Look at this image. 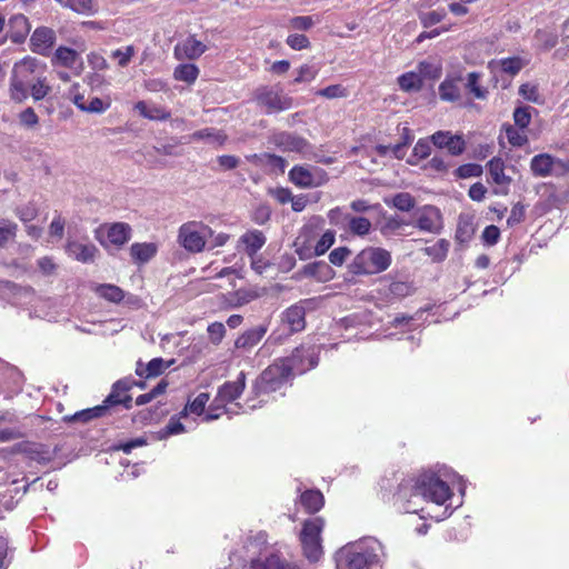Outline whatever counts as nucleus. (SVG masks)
I'll return each mask as SVG.
<instances>
[{
    "label": "nucleus",
    "mask_w": 569,
    "mask_h": 569,
    "mask_svg": "<svg viewBox=\"0 0 569 569\" xmlns=\"http://www.w3.org/2000/svg\"><path fill=\"white\" fill-rule=\"evenodd\" d=\"M46 66L33 57H26L14 63L10 78V96L17 102L29 97V86L44 73Z\"/></svg>",
    "instance_id": "obj_3"
},
{
    "label": "nucleus",
    "mask_w": 569,
    "mask_h": 569,
    "mask_svg": "<svg viewBox=\"0 0 569 569\" xmlns=\"http://www.w3.org/2000/svg\"><path fill=\"white\" fill-rule=\"evenodd\" d=\"M398 84L406 92L419 91L422 87V80L419 74L407 72L398 78Z\"/></svg>",
    "instance_id": "obj_38"
},
{
    "label": "nucleus",
    "mask_w": 569,
    "mask_h": 569,
    "mask_svg": "<svg viewBox=\"0 0 569 569\" xmlns=\"http://www.w3.org/2000/svg\"><path fill=\"white\" fill-rule=\"evenodd\" d=\"M107 413V406H96L93 408H88L80 410L73 415H68L62 418L64 422L72 423H87L92 419L102 417Z\"/></svg>",
    "instance_id": "obj_26"
},
{
    "label": "nucleus",
    "mask_w": 569,
    "mask_h": 569,
    "mask_svg": "<svg viewBox=\"0 0 569 569\" xmlns=\"http://www.w3.org/2000/svg\"><path fill=\"white\" fill-rule=\"evenodd\" d=\"M325 522L320 517L308 519L303 522L300 541L303 555L311 562L318 561L322 556L321 531Z\"/></svg>",
    "instance_id": "obj_6"
},
{
    "label": "nucleus",
    "mask_w": 569,
    "mask_h": 569,
    "mask_svg": "<svg viewBox=\"0 0 569 569\" xmlns=\"http://www.w3.org/2000/svg\"><path fill=\"white\" fill-rule=\"evenodd\" d=\"M289 367L291 376L305 373L318 365V351L316 347H297L290 357L281 359Z\"/></svg>",
    "instance_id": "obj_10"
},
{
    "label": "nucleus",
    "mask_w": 569,
    "mask_h": 569,
    "mask_svg": "<svg viewBox=\"0 0 569 569\" xmlns=\"http://www.w3.org/2000/svg\"><path fill=\"white\" fill-rule=\"evenodd\" d=\"M96 293L99 297L114 303L120 302L124 298V292L120 287L109 283L97 286Z\"/></svg>",
    "instance_id": "obj_36"
},
{
    "label": "nucleus",
    "mask_w": 569,
    "mask_h": 569,
    "mask_svg": "<svg viewBox=\"0 0 569 569\" xmlns=\"http://www.w3.org/2000/svg\"><path fill=\"white\" fill-rule=\"evenodd\" d=\"M317 96L325 97L327 99L345 98L348 96V91L341 84H331L316 92Z\"/></svg>",
    "instance_id": "obj_57"
},
{
    "label": "nucleus",
    "mask_w": 569,
    "mask_h": 569,
    "mask_svg": "<svg viewBox=\"0 0 569 569\" xmlns=\"http://www.w3.org/2000/svg\"><path fill=\"white\" fill-rule=\"evenodd\" d=\"M335 231L327 230L317 241L315 246V254L321 256L326 253L329 250V248L335 243Z\"/></svg>",
    "instance_id": "obj_55"
},
{
    "label": "nucleus",
    "mask_w": 569,
    "mask_h": 569,
    "mask_svg": "<svg viewBox=\"0 0 569 569\" xmlns=\"http://www.w3.org/2000/svg\"><path fill=\"white\" fill-rule=\"evenodd\" d=\"M18 224L9 220H0V248H3L17 234Z\"/></svg>",
    "instance_id": "obj_47"
},
{
    "label": "nucleus",
    "mask_w": 569,
    "mask_h": 569,
    "mask_svg": "<svg viewBox=\"0 0 569 569\" xmlns=\"http://www.w3.org/2000/svg\"><path fill=\"white\" fill-rule=\"evenodd\" d=\"M30 29L31 26L26 16L21 13L14 14L8 22V38L13 43H22L30 32Z\"/></svg>",
    "instance_id": "obj_20"
},
{
    "label": "nucleus",
    "mask_w": 569,
    "mask_h": 569,
    "mask_svg": "<svg viewBox=\"0 0 569 569\" xmlns=\"http://www.w3.org/2000/svg\"><path fill=\"white\" fill-rule=\"evenodd\" d=\"M531 110L533 108L528 106L516 108L513 111L515 124L520 129L527 128L531 121Z\"/></svg>",
    "instance_id": "obj_50"
},
{
    "label": "nucleus",
    "mask_w": 569,
    "mask_h": 569,
    "mask_svg": "<svg viewBox=\"0 0 569 569\" xmlns=\"http://www.w3.org/2000/svg\"><path fill=\"white\" fill-rule=\"evenodd\" d=\"M319 70L320 68L315 64H303L298 69V74L295 78L293 82H309L317 77Z\"/></svg>",
    "instance_id": "obj_52"
},
{
    "label": "nucleus",
    "mask_w": 569,
    "mask_h": 569,
    "mask_svg": "<svg viewBox=\"0 0 569 569\" xmlns=\"http://www.w3.org/2000/svg\"><path fill=\"white\" fill-rule=\"evenodd\" d=\"M172 363L173 360L164 361L162 358H153L147 365H143L141 361H138L136 367V373L139 377L143 378L158 377L161 373H163V371L167 368H169Z\"/></svg>",
    "instance_id": "obj_23"
},
{
    "label": "nucleus",
    "mask_w": 569,
    "mask_h": 569,
    "mask_svg": "<svg viewBox=\"0 0 569 569\" xmlns=\"http://www.w3.org/2000/svg\"><path fill=\"white\" fill-rule=\"evenodd\" d=\"M287 44L293 50H302L310 47V41L305 34L293 33L288 36Z\"/></svg>",
    "instance_id": "obj_62"
},
{
    "label": "nucleus",
    "mask_w": 569,
    "mask_h": 569,
    "mask_svg": "<svg viewBox=\"0 0 569 569\" xmlns=\"http://www.w3.org/2000/svg\"><path fill=\"white\" fill-rule=\"evenodd\" d=\"M193 140H207L209 143L222 146L227 141V134L222 130L204 128L192 133Z\"/></svg>",
    "instance_id": "obj_32"
},
{
    "label": "nucleus",
    "mask_w": 569,
    "mask_h": 569,
    "mask_svg": "<svg viewBox=\"0 0 569 569\" xmlns=\"http://www.w3.org/2000/svg\"><path fill=\"white\" fill-rule=\"evenodd\" d=\"M455 174L459 179L480 177L482 174V167L478 163L461 164L456 169Z\"/></svg>",
    "instance_id": "obj_51"
},
{
    "label": "nucleus",
    "mask_w": 569,
    "mask_h": 569,
    "mask_svg": "<svg viewBox=\"0 0 569 569\" xmlns=\"http://www.w3.org/2000/svg\"><path fill=\"white\" fill-rule=\"evenodd\" d=\"M307 301H300L299 303L292 305L284 310L282 313V321L286 323L290 332L302 331L306 327V308Z\"/></svg>",
    "instance_id": "obj_18"
},
{
    "label": "nucleus",
    "mask_w": 569,
    "mask_h": 569,
    "mask_svg": "<svg viewBox=\"0 0 569 569\" xmlns=\"http://www.w3.org/2000/svg\"><path fill=\"white\" fill-rule=\"evenodd\" d=\"M430 140L437 148H447L452 156H460L466 149L462 136L452 134L450 131H437L430 137Z\"/></svg>",
    "instance_id": "obj_15"
},
{
    "label": "nucleus",
    "mask_w": 569,
    "mask_h": 569,
    "mask_svg": "<svg viewBox=\"0 0 569 569\" xmlns=\"http://www.w3.org/2000/svg\"><path fill=\"white\" fill-rule=\"evenodd\" d=\"M131 238V228L124 222L112 223L107 231L108 243L120 248Z\"/></svg>",
    "instance_id": "obj_24"
},
{
    "label": "nucleus",
    "mask_w": 569,
    "mask_h": 569,
    "mask_svg": "<svg viewBox=\"0 0 569 569\" xmlns=\"http://www.w3.org/2000/svg\"><path fill=\"white\" fill-rule=\"evenodd\" d=\"M7 453H22L30 460L41 465H47L53 459V452L47 445L36 442H19L11 449H0V455L6 457Z\"/></svg>",
    "instance_id": "obj_11"
},
{
    "label": "nucleus",
    "mask_w": 569,
    "mask_h": 569,
    "mask_svg": "<svg viewBox=\"0 0 569 569\" xmlns=\"http://www.w3.org/2000/svg\"><path fill=\"white\" fill-rule=\"evenodd\" d=\"M208 335H209L210 341L212 343L219 345L226 335V328H224L223 323L213 322V323L209 325Z\"/></svg>",
    "instance_id": "obj_63"
},
{
    "label": "nucleus",
    "mask_w": 569,
    "mask_h": 569,
    "mask_svg": "<svg viewBox=\"0 0 569 569\" xmlns=\"http://www.w3.org/2000/svg\"><path fill=\"white\" fill-rule=\"evenodd\" d=\"M403 224L405 221L399 217H387L381 224L380 231L383 236H393L398 233Z\"/></svg>",
    "instance_id": "obj_54"
},
{
    "label": "nucleus",
    "mask_w": 569,
    "mask_h": 569,
    "mask_svg": "<svg viewBox=\"0 0 569 569\" xmlns=\"http://www.w3.org/2000/svg\"><path fill=\"white\" fill-rule=\"evenodd\" d=\"M156 252L157 247L154 243L137 242L130 247V254L137 263L148 262L150 259L154 257Z\"/></svg>",
    "instance_id": "obj_29"
},
{
    "label": "nucleus",
    "mask_w": 569,
    "mask_h": 569,
    "mask_svg": "<svg viewBox=\"0 0 569 569\" xmlns=\"http://www.w3.org/2000/svg\"><path fill=\"white\" fill-rule=\"evenodd\" d=\"M78 59L76 50L68 47H59L52 58L53 64H60L62 67L71 68L74 66Z\"/></svg>",
    "instance_id": "obj_35"
},
{
    "label": "nucleus",
    "mask_w": 569,
    "mask_h": 569,
    "mask_svg": "<svg viewBox=\"0 0 569 569\" xmlns=\"http://www.w3.org/2000/svg\"><path fill=\"white\" fill-rule=\"evenodd\" d=\"M271 141L283 152H297L305 158L309 157L310 143L301 136L292 132H279L273 134Z\"/></svg>",
    "instance_id": "obj_12"
},
{
    "label": "nucleus",
    "mask_w": 569,
    "mask_h": 569,
    "mask_svg": "<svg viewBox=\"0 0 569 569\" xmlns=\"http://www.w3.org/2000/svg\"><path fill=\"white\" fill-rule=\"evenodd\" d=\"M207 50V46L198 40L194 34L188 36L184 40L174 46V57L178 60H196Z\"/></svg>",
    "instance_id": "obj_14"
},
{
    "label": "nucleus",
    "mask_w": 569,
    "mask_h": 569,
    "mask_svg": "<svg viewBox=\"0 0 569 569\" xmlns=\"http://www.w3.org/2000/svg\"><path fill=\"white\" fill-rule=\"evenodd\" d=\"M391 204L400 211L408 212L415 208L416 200L408 192H399L393 196Z\"/></svg>",
    "instance_id": "obj_46"
},
{
    "label": "nucleus",
    "mask_w": 569,
    "mask_h": 569,
    "mask_svg": "<svg viewBox=\"0 0 569 569\" xmlns=\"http://www.w3.org/2000/svg\"><path fill=\"white\" fill-rule=\"evenodd\" d=\"M111 106L110 99H101L98 97H92L88 100L86 107L83 108L84 112L88 113H103Z\"/></svg>",
    "instance_id": "obj_49"
},
{
    "label": "nucleus",
    "mask_w": 569,
    "mask_h": 569,
    "mask_svg": "<svg viewBox=\"0 0 569 569\" xmlns=\"http://www.w3.org/2000/svg\"><path fill=\"white\" fill-rule=\"evenodd\" d=\"M289 179L297 187L308 189L323 186L329 177L322 168L297 164L289 171Z\"/></svg>",
    "instance_id": "obj_9"
},
{
    "label": "nucleus",
    "mask_w": 569,
    "mask_h": 569,
    "mask_svg": "<svg viewBox=\"0 0 569 569\" xmlns=\"http://www.w3.org/2000/svg\"><path fill=\"white\" fill-rule=\"evenodd\" d=\"M431 153V144L426 139H419L413 147L412 156L410 159H408L409 164H417L419 160L426 159Z\"/></svg>",
    "instance_id": "obj_43"
},
{
    "label": "nucleus",
    "mask_w": 569,
    "mask_h": 569,
    "mask_svg": "<svg viewBox=\"0 0 569 569\" xmlns=\"http://www.w3.org/2000/svg\"><path fill=\"white\" fill-rule=\"evenodd\" d=\"M252 569H299L296 565L282 561L278 556L271 555L264 560L252 559Z\"/></svg>",
    "instance_id": "obj_31"
},
{
    "label": "nucleus",
    "mask_w": 569,
    "mask_h": 569,
    "mask_svg": "<svg viewBox=\"0 0 569 569\" xmlns=\"http://www.w3.org/2000/svg\"><path fill=\"white\" fill-rule=\"evenodd\" d=\"M50 91L51 87L49 86L44 73L39 74L32 84L29 86V92L36 101L42 100Z\"/></svg>",
    "instance_id": "obj_40"
},
{
    "label": "nucleus",
    "mask_w": 569,
    "mask_h": 569,
    "mask_svg": "<svg viewBox=\"0 0 569 569\" xmlns=\"http://www.w3.org/2000/svg\"><path fill=\"white\" fill-rule=\"evenodd\" d=\"M290 377L289 367L280 359L261 372L254 382L253 390L257 396L274 392L280 389Z\"/></svg>",
    "instance_id": "obj_7"
},
{
    "label": "nucleus",
    "mask_w": 569,
    "mask_h": 569,
    "mask_svg": "<svg viewBox=\"0 0 569 569\" xmlns=\"http://www.w3.org/2000/svg\"><path fill=\"white\" fill-rule=\"evenodd\" d=\"M445 17H446L445 10H440V11L435 10V11H429V12H421L419 14V19H420L422 26L426 27V28L439 23L440 21H442V19Z\"/></svg>",
    "instance_id": "obj_59"
},
{
    "label": "nucleus",
    "mask_w": 569,
    "mask_h": 569,
    "mask_svg": "<svg viewBox=\"0 0 569 569\" xmlns=\"http://www.w3.org/2000/svg\"><path fill=\"white\" fill-rule=\"evenodd\" d=\"M411 283L406 281H393L389 286V293L396 298H405L413 292Z\"/></svg>",
    "instance_id": "obj_53"
},
{
    "label": "nucleus",
    "mask_w": 569,
    "mask_h": 569,
    "mask_svg": "<svg viewBox=\"0 0 569 569\" xmlns=\"http://www.w3.org/2000/svg\"><path fill=\"white\" fill-rule=\"evenodd\" d=\"M264 161L263 166L268 168L270 173H283L287 168V161L284 158L266 152V156H263Z\"/></svg>",
    "instance_id": "obj_44"
},
{
    "label": "nucleus",
    "mask_w": 569,
    "mask_h": 569,
    "mask_svg": "<svg viewBox=\"0 0 569 569\" xmlns=\"http://www.w3.org/2000/svg\"><path fill=\"white\" fill-rule=\"evenodd\" d=\"M489 176L496 184H509L511 179L505 174V163L500 158H492L488 163Z\"/></svg>",
    "instance_id": "obj_33"
},
{
    "label": "nucleus",
    "mask_w": 569,
    "mask_h": 569,
    "mask_svg": "<svg viewBox=\"0 0 569 569\" xmlns=\"http://www.w3.org/2000/svg\"><path fill=\"white\" fill-rule=\"evenodd\" d=\"M530 169L537 177H547L553 169V158L548 153L537 154L531 159Z\"/></svg>",
    "instance_id": "obj_27"
},
{
    "label": "nucleus",
    "mask_w": 569,
    "mask_h": 569,
    "mask_svg": "<svg viewBox=\"0 0 569 569\" xmlns=\"http://www.w3.org/2000/svg\"><path fill=\"white\" fill-rule=\"evenodd\" d=\"M67 253L77 261L90 263L94 261L98 248L93 243L69 240L66 246Z\"/></svg>",
    "instance_id": "obj_17"
},
{
    "label": "nucleus",
    "mask_w": 569,
    "mask_h": 569,
    "mask_svg": "<svg viewBox=\"0 0 569 569\" xmlns=\"http://www.w3.org/2000/svg\"><path fill=\"white\" fill-rule=\"evenodd\" d=\"M199 69L196 64L192 63H183L179 64L174 71L173 77L178 81H183L187 83H193L198 76H199Z\"/></svg>",
    "instance_id": "obj_37"
},
{
    "label": "nucleus",
    "mask_w": 569,
    "mask_h": 569,
    "mask_svg": "<svg viewBox=\"0 0 569 569\" xmlns=\"http://www.w3.org/2000/svg\"><path fill=\"white\" fill-rule=\"evenodd\" d=\"M392 262L391 253L380 247L362 249L348 264L349 272L356 276H371L386 271Z\"/></svg>",
    "instance_id": "obj_4"
},
{
    "label": "nucleus",
    "mask_w": 569,
    "mask_h": 569,
    "mask_svg": "<svg viewBox=\"0 0 569 569\" xmlns=\"http://www.w3.org/2000/svg\"><path fill=\"white\" fill-rule=\"evenodd\" d=\"M66 8H69L77 13L86 16H91L97 12V8L93 0H67Z\"/></svg>",
    "instance_id": "obj_42"
},
{
    "label": "nucleus",
    "mask_w": 569,
    "mask_h": 569,
    "mask_svg": "<svg viewBox=\"0 0 569 569\" xmlns=\"http://www.w3.org/2000/svg\"><path fill=\"white\" fill-rule=\"evenodd\" d=\"M136 54V49L133 46H127L124 48L116 49L111 52V58L118 60V64L121 68L127 67L132 57Z\"/></svg>",
    "instance_id": "obj_48"
},
{
    "label": "nucleus",
    "mask_w": 569,
    "mask_h": 569,
    "mask_svg": "<svg viewBox=\"0 0 569 569\" xmlns=\"http://www.w3.org/2000/svg\"><path fill=\"white\" fill-rule=\"evenodd\" d=\"M397 497L407 500V506L403 507L406 512H416L417 510L410 507L411 498L422 497L425 500L443 505L451 497V490L435 472H423L416 479L403 480L399 485Z\"/></svg>",
    "instance_id": "obj_1"
},
{
    "label": "nucleus",
    "mask_w": 569,
    "mask_h": 569,
    "mask_svg": "<svg viewBox=\"0 0 569 569\" xmlns=\"http://www.w3.org/2000/svg\"><path fill=\"white\" fill-rule=\"evenodd\" d=\"M535 40L540 49L548 51L557 46L558 36L547 30H538Z\"/></svg>",
    "instance_id": "obj_45"
},
{
    "label": "nucleus",
    "mask_w": 569,
    "mask_h": 569,
    "mask_svg": "<svg viewBox=\"0 0 569 569\" xmlns=\"http://www.w3.org/2000/svg\"><path fill=\"white\" fill-rule=\"evenodd\" d=\"M466 87L476 98L483 99L486 97V91L479 86V73L470 72Z\"/></svg>",
    "instance_id": "obj_60"
},
{
    "label": "nucleus",
    "mask_w": 569,
    "mask_h": 569,
    "mask_svg": "<svg viewBox=\"0 0 569 569\" xmlns=\"http://www.w3.org/2000/svg\"><path fill=\"white\" fill-rule=\"evenodd\" d=\"M266 292L264 289L259 288H250V289H238L234 292L230 293L229 305L232 308H239L244 305L250 303L251 301L260 298Z\"/></svg>",
    "instance_id": "obj_25"
},
{
    "label": "nucleus",
    "mask_w": 569,
    "mask_h": 569,
    "mask_svg": "<svg viewBox=\"0 0 569 569\" xmlns=\"http://www.w3.org/2000/svg\"><path fill=\"white\" fill-rule=\"evenodd\" d=\"M267 545V533L264 531H259L254 536L248 537L246 548L248 550H252V553L261 550L263 546Z\"/></svg>",
    "instance_id": "obj_61"
},
{
    "label": "nucleus",
    "mask_w": 569,
    "mask_h": 569,
    "mask_svg": "<svg viewBox=\"0 0 569 569\" xmlns=\"http://www.w3.org/2000/svg\"><path fill=\"white\" fill-rule=\"evenodd\" d=\"M381 555V543L375 538H365L337 552V569H376Z\"/></svg>",
    "instance_id": "obj_2"
},
{
    "label": "nucleus",
    "mask_w": 569,
    "mask_h": 569,
    "mask_svg": "<svg viewBox=\"0 0 569 569\" xmlns=\"http://www.w3.org/2000/svg\"><path fill=\"white\" fill-rule=\"evenodd\" d=\"M301 505L310 513L319 511L323 506V496L319 490H307L300 497Z\"/></svg>",
    "instance_id": "obj_34"
},
{
    "label": "nucleus",
    "mask_w": 569,
    "mask_h": 569,
    "mask_svg": "<svg viewBox=\"0 0 569 569\" xmlns=\"http://www.w3.org/2000/svg\"><path fill=\"white\" fill-rule=\"evenodd\" d=\"M246 387V375L241 371L234 381L224 382L218 390L214 401L224 403L231 402L240 397Z\"/></svg>",
    "instance_id": "obj_19"
},
{
    "label": "nucleus",
    "mask_w": 569,
    "mask_h": 569,
    "mask_svg": "<svg viewBox=\"0 0 569 569\" xmlns=\"http://www.w3.org/2000/svg\"><path fill=\"white\" fill-rule=\"evenodd\" d=\"M313 26V20L309 16L293 17L289 21V27L293 30L306 31Z\"/></svg>",
    "instance_id": "obj_64"
},
{
    "label": "nucleus",
    "mask_w": 569,
    "mask_h": 569,
    "mask_svg": "<svg viewBox=\"0 0 569 569\" xmlns=\"http://www.w3.org/2000/svg\"><path fill=\"white\" fill-rule=\"evenodd\" d=\"M238 242L243 246V250L249 257H253L266 244L267 238L262 231L252 229L246 231Z\"/></svg>",
    "instance_id": "obj_22"
},
{
    "label": "nucleus",
    "mask_w": 569,
    "mask_h": 569,
    "mask_svg": "<svg viewBox=\"0 0 569 569\" xmlns=\"http://www.w3.org/2000/svg\"><path fill=\"white\" fill-rule=\"evenodd\" d=\"M253 100L268 114L289 110L293 106L291 97L282 93L280 89L268 86L256 89Z\"/></svg>",
    "instance_id": "obj_8"
},
{
    "label": "nucleus",
    "mask_w": 569,
    "mask_h": 569,
    "mask_svg": "<svg viewBox=\"0 0 569 569\" xmlns=\"http://www.w3.org/2000/svg\"><path fill=\"white\" fill-rule=\"evenodd\" d=\"M461 78L446 79L439 86V96L443 101L455 102L460 99Z\"/></svg>",
    "instance_id": "obj_28"
},
{
    "label": "nucleus",
    "mask_w": 569,
    "mask_h": 569,
    "mask_svg": "<svg viewBox=\"0 0 569 569\" xmlns=\"http://www.w3.org/2000/svg\"><path fill=\"white\" fill-rule=\"evenodd\" d=\"M301 272L306 277H312L319 281H327L331 278L332 270L326 262L316 261L306 264Z\"/></svg>",
    "instance_id": "obj_30"
},
{
    "label": "nucleus",
    "mask_w": 569,
    "mask_h": 569,
    "mask_svg": "<svg viewBox=\"0 0 569 569\" xmlns=\"http://www.w3.org/2000/svg\"><path fill=\"white\" fill-rule=\"evenodd\" d=\"M268 331V326L259 325L241 333L234 341L237 349L251 350L256 347Z\"/></svg>",
    "instance_id": "obj_21"
},
{
    "label": "nucleus",
    "mask_w": 569,
    "mask_h": 569,
    "mask_svg": "<svg viewBox=\"0 0 569 569\" xmlns=\"http://www.w3.org/2000/svg\"><path fill=\"white\" fill-rule=\"evenodd\" d=\"M348 226L351 233L357 236H366L370 232L371 222L365 217H347Z\"/></svg>",
    "instance_id": "obj_41"
},
{
    "label": "nucleus",
    "mask_w": 569,
    "mask_h": 569,
    "mask_svg": "<svg viewBox=\"0 0 569 569\" xmlns=\"http://www.w3.org/2000/svg\"><path fill=\"white\" fill-rule=\"evenodd\" d=\"M418 69L420 76L423 78L435 80L441 76V67L429 61H421Z\"/></svg>",
    "instance_id": "obj_56"
},
{
    "label": "nucleus",
    "mask_w": 569,
    "mask_h": 569,
    "mask_svg": "<svg viewBox=\"0 0 569 569\" xmlns=\"http://www.w3.org/2000/svg\"><path fill=\"white\" fill-rule=\"evenodd\" d=\"M57 37L53 29L48 27L37 28L30 37V49L32 52L49 56L56 43Z\"/></svg>",
    "instance_id": "obj_13"
},
{
    "label": "nucleus",
    "mask_w": 569,
    "mask_h": 569,
    "mask_svg": "<svg viewBox=\"0 0 569 569\" xmlns=\"http://www.w3.org/2000/svg\"><path fill=\"white\" fill-rule=\"evenodd\" d=\"M523 66L525 63L519 57H511L501 60L502 71L511 76L517 74L523 68Z\"/></svg>",
    "instance_id": "obj_58"
},
{
    "label": "nucleus",
    "mask_w": 569,
    "mask_h": 569,
    "mask_svg": "<svg viewBox=\"0 0 569 569\" xmlns=\"http://www.w3.org/2000/svg\"><path fill=\"white\" fill-rule=\"evenodd\" d=\"M415 226L427 232L437 233L441 229V213L433 206H425L418 211Z\"/></svg>",
    "instance_id": "obj_16"
},
{
    "label": "nucleus",
    "mask_w": 569,
    "mask_h": 569,
    "mask_svg": "<svg viewBox=\"0 0 569 569\" xmlns=\"http://www.w3.org/2000/svg\"><path fill=\"white\" fill-rule=\"evenodd\" d=\"M209 393L201 392L192 401H188L184 409L181 411V417H186L188 412L201 416L204 411L206 405L209 401Z\"/></svg>",
    "instance_id": "obj_39"
},
{
    "label": "nucleus",
    "mask_w": 569,
    "mask_h": 569,
    "mask_svg": "<svg viewBox=\"0 0 569 569\" xmlns=\"http://www.w3.org/2000/svg\"><path fill=\"white\" fill-rule=\"evenodd\" d=\"M213 236L212 229L198 221L183 223L178 231V242L189 252H201L207 243V239Z\"/></svg>",
    "instance_id": "obj_5"
}]
</instances>
